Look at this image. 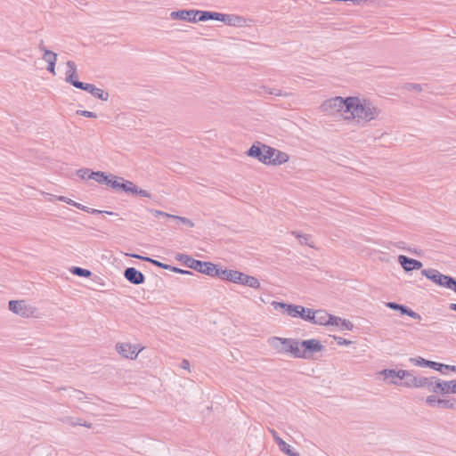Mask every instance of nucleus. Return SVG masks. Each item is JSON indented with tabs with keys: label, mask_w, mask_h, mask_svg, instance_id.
Here are the masks:
<instances>
[{
	"label": "nucleus",
	"mask_w": 456,
	"mask_h": 456,
	"mask_svg": "<svg viewBox=\"0 0 456 456\" xmlns=\"http://www.w3.org/2000/svg\"><path fill=\"white\" fill-rule=\"evenodd\" d=\"M347 105L348 116L346 119L353 118L358 123H368L379 118L381 110L370 100L360 99L355 96H349Z\"/></svg>",
	"instance_id": "nucleus-1"
},
{
	"label": "nucleus",
	"mask_w": 456,
	"mask_h": 456,
	"mask_svg": "<svg viewBox=\"0 0 456 456\" xmlns=\"http://www.w3.org/2000/svg\"><path fill=\"white\" fill-rule=\"evenodd\" d=\"M216 277L223 281L248 286L252 289H259L260 281L254 276L245 274L237 270L219 269Z\"/></svg>",
	"instance_id": "nucleus-2"
},
{
	"label": "nucleus",
	"mask_w": 456,
	"mask_h": 456,
	"mask_svg": "<svg viewBox=\"0 0 456 456\" xmlns=\"http://www.w3.org/2000/svg\"><path fill=\"white\" fill-rule=\"evenodd\" d=\"M177 261L182 262L185 266L210 277L218 275L217 265L211 262H204L192 258L191 256L178 253L175 256Z\"/></svg>",
	"instance_id": "nucleus-3"
},
{
	"label": "nucleus",
	"mask_w": 456,
	"mask_h": 456,
	"mask_svg": "<svg viewBox=\"0 0 456 456\" xmlns=\"http://www.w3.org/2000/svg\"><path fill=\"white\" fill-rule=\"evenodd\" d=\"M268 343L278 354H290L297 358L299 346L297 339L272 337L268 339Z\"/></svg>",
	"instance_id": "nucleus-4"
},
{
	"label": "nucleus",
	"mask_w": 456,
	"mask_h": 456,
	"mask_svg": "<svg viewBox=\"0 0 456 456\" xmlns=\"http://www.w3.org/2000/svg\"><path fill=\"white\" fill-rule=\"evenodd\" d=\"M431 385L430 378L427 377H416L413 375V371L403 370L402 372L401 386L408 388H427Z\"/></svg>",
	"instance_id": "nucleus-5"
},
{
	"label": "nucleus",
	"mask_w": 456,
	"mask_h": 456,
	"mask_svg": "<svg viewBox=\"0 0 456 456\" xmlns=\"http://www.w3.org/2000/svg\"><path fill=\"white\" fill-rule=\"evenodd\" d=\"M348 100L349 97L343 98L341 96L328 99L322 103L321 110L322 111L330 114H334L336 112L348 113Z\"/></svg>",
	"instance_id": "nucleus-6"
},
{
	"label": "nucleus",
	"mask_w": 456,
	"mask_h": 456,
	"mask_svg": "<svg viewBox=\"0 0 456 456\" xmlns=\"http://www.w3.org/2000/svg\"><path fill=\"white\" fill-rule=\"evenodd\" d=\"M272 305L275 309H283L288 314V315L294 318L299 317L304 321H307V317L309 316L310 314V308H305L303 305H293L277 301H273Z\"/></svg>",
	"instance_id": "nucleus-7"
},
{
	"label": "nucleus",
	"mask_w": 456,
	"mask_h": 456,
	"mask_svg": "<svg viewBox=\"0 0 456 456\" xmlns=\"http://www.w3.org/2000/svg\"><path fill=\"white\" fill-rule=\"evenodd\" d=\"M9 310L23 318L37 317V307L28 304L25 300H10Z\"/></svg>",
	"instance_id": "nucleus-8"
},
{
	"label": "nucleus",
	"mask_w": 456,
	"mask_h": 456,
	"mask_svg": "<svg viewBox=\"0 0 456 456\" xmlns=\"http://www.w3.org/2000/svg\"><path fill=\"white\" fill-rule=\"evenodd\" d=\"M431 385L428 391L435 394L447 395L456 394V380L445 381L436 377H430Z\"/></svg>",
	"instance_id": "nucleus-9"
},
{
	"label": "nucleus",
	"mask_w": 456,
	"mask_h": 456,
	"mask_svg": "<svg viewBox=\"0 0 456 456\" xmlns=\"http://www.w3.org/2000/svg\"><path fill=\"white\" fill-rule=\"evenodd\" d=\"M323 346L315 338L302 340L299 342L297 358L309 359L314 353L322 352Z\"/></svg>",
	"instance_id": "nucleus-10"
},
{
	"label": "nucleus",
	"mask_w": 456,
	"mask_h": 456,
	"mask_svg": "<svg viewBox=\"0 0 456 456\" xmlns=\"http://www.w3.org/2000/svg\"><path fill=\"white\" fill-rule=\"evenodd\" d=\"M410 361L413 362L417 366L421 367H428L430 369H433L435 370H437L441 372L442 374H446L448 370H451L452 372L456 373V366L455 365H448L434 361L426 360L422 357L418 358H410Z\"/></svg>",
	"instance_id": "nucleus-11"
},
{
	"label": "nucleus",
	"mask_w": 456,
	"mask_h": 456,
	"mask_svg": "<svg viewBox=\"0 0 456 456\" xmlns=\"http://www.w3.org/2000/svg\"><path fill=\"white\" fill-rule=\"evenodd\" d=\"M116 350L122 357L134 360L138 356L142 349L129 343H118Z\"/></svg>",
	"instance_id": "nucleus-12"
},
{
	"label": "nucleus",
	"mask_w": 456,
	"mask_h": 456,
	"mask_svg": "<svg viewBox=\"0 0 456 456\" xmlns=\"http://www.w3.org/2000/svg\"><path fill=\"white\" fill-rule=\"evenodd\" d=\"M403 370H393V369H384L379 372L380 376L383 377L385 381H387L392 385H401L402 381V372Z\"/></svg>",
	"instance_id": "nucleus-13"
},
{
	"label": "nucleus",
	"mask_w": 456,
	"mask_h": 456,
	"mask_svg": "<svg viewBox=\"0 0 456 456\" xmlns=\"http://www.w3.org/2000/svg\"><path fill=\"white\" fill-rule=\"evenodd\" d=\"M330 314L325 310H312L310 309L309 316L307 317V322H310L314 324L318 325H329Z\"/></svg>",
	"instance_id": "nucleus-14"
},
{
	"label": "nucleus",
	"mask_w": 456,
	"mask_h": 456,
	"mask_svg": "<svg viewBox=\"0 0 456 456\" xmlns=\"http://www.w3.org/2000/svg\"><path fill=\"white\" fill-rule=\"evenodd\" d=\"M124 277L134 285L144 283V274L134 267H127L124 271Z\"/></svg>",
	"instance_id": "nucleus-15"
},
{
	"label": "nucleus",
	"mask_w": 456,
	"mask_h": 456,
	"mask_svg": "<svg viewBox=\"0 0 456 456\" xmlns=\"http://www.w3.org/2000/svg\"><path fill=\"white\" fill-rule=\"evenodd\" d=\"M398 263L406 273L411 272L413 270H419L423 266V264L420 261L411 258L404 255H400L398 256Z\"/></svg>",
	"instance_id": "nucleus-16"
},
{
	"label": "nucleus",
	"mask_w": 456,
	"mask_h": 456,
	"mask_svg": "<svg viewBox=\"0 0 456 456\" xmlns=\"http://www.w3.org/2000/svg\"><path fill=\"white\" fill-rule=\"evenodd\" d=\"M270 432L274 439V441L276 442L279 449L283 452L285 453L286 455L288 456H299V453L297 452H294L292 449H291V446L289 444H288L285 441H283L280 436L279 435L277 434V432L273 429H270Z\"/></svg>",
	"instance_id": "nucleus-17"
},
{
	"label": "nucleus",
	"mask_w": 456,
	"mask_h": 456,
	"mask_svg": "<svg viewBox=\"0 0 456 456\" xmlns=\"http://www.w3.org/2000/svg\"><path fill=\"white\" fill-rule=\"evenodd\" d=\"M172 20H186L189 22H197V19L193 16V10H178L171 12Z\"/></svg>",
	"instance_id": "nucleus-18"
},
{
	"label": "nucleus",
	"mask_w": 456,
	"mask_h": 456,
	"mask_svg": "<svg viewBox=\"0 0 456 456\" xmlns=\"http://www.w3.org/2000/svg\"><path fill=\"white\" fill-rule=\"evenodd\" d=\"M264 143L261 142H255L251 147L246 151V155L251 158L257 159L258 161L263 163L264 159V151L263 147Z\"/></svg>",
	"instance_id": "nucleus-19"
},
{
	"label": "nucleus",
	"mask_w": 456,
	"mask_h": 456,
	"mask_svg": "<svg viewBox=\"0 0 456 456\" xmlns=\"http://www.w3.org/2000/svg\"><path fill=\"white\" fill-rule=\"evenodd\" d=\"M216 20L223 21L229 26H236L243 20V18L235 14H224L217 12Z\"/></svg>",
	"instance_id": "nucleus-20"
},
{
	"label": "nucleus",
	"mask_w": 456,
	"mask_h": 456,
	"mask_svg": "<svg viewBox=\"0 0 456 456\" xmlns=\"http://www.w3.org/2000/svg\"><path fill=\"white\" fill-rule=\"evenodd\" d=\"M57 56V53L53 51H45V53L43 55V60L47 62L46 69L53 75H55Z\"/></svg>",
	"instance_id": "nucleus-21"
},
{
	"label": "nucleus",
	"mask_w": 456,
	"mask_h": 456,
	"mask_svg": "<svg viewBox=\"0 0 456 456\" xmlns=\"http://www.w3.org/2000/svg\"><path fill=\"white\" fill-rule=\"evenodd\" d=\"M193 16L197 21H207L209 20H216L217 12L211 11L193 10Z\"/></svg>",
	"instance_id": "nucleus-22"
},
{
	"label": "nucleus",
	"mask_w": 456,
	"mask_h": 456,
	"mask_svg": "<svg viewBox=\"0 0 456 456\" xmlns=\"http://www.w3.org/2000/svg\"><path fill=\"white\" fill-rule=\"evenodd\" d=\"M289 159V157L286 152L274 148L273 157L272 159L271 165L272 166L281 165V164L288 162Z\"/></svg>",
	"instance_id": "nucleus-23"
},
{
	"label": "nucleus",
	"mask_w": 456,
	"mask_h": 456,
	"mask_svg": "<svg viewBox=\"0 0 456 456\" xmlns=\"http://www.w3.org/2000/svg\"><path fill=\"white\" fill-rule=\"evenodd\" d=\"M438 286L452 289L456 293V279L454 277L442 274Z\"/></svg>",
	"instance_id": "nucleus-24"
},
{
	"label": "nucleus",
	"mask_w": 456,
	"mask_h": 456,
	"mask_svg": "<svg viewBox=\"0 0 456 456\" xmlns=\"http://www.w3.org/2000/svg\"><path fill=\"white\" fill-rule=\"evenodd\" d=\"M421 274L437 285L443 273L436 269L428 268L421 270Z\"/></svg>",
	"instance_id": "nucleus-25"
},
{
	"label": "nucleus",
	"mask_w": 456,
	"mask_h": 456,
	"mask_svg": "<svg viewBox=\"0 0 456 456\" xmlns=\"http://www.w3.org/2000/svg\"><path fill=\"white\" fill-rule=\"evenodd\" d=\"M262 147H263V151L265 152L263 164L271 165L272 159L273 157L274 148H273L269 145H266L265 143H264V146H262Z\"/></svg>",
	"instance_id": "nucleus-26"
},
{
	"label": "nucleus",
	"mask_w": 456,
	"mask_h": 456,
	"mask_svg": "<svg viewBox=\"0 0 456 456\" xmlns=\"http://www.w3.org/2000/svg\"><path fill=\"white\" fill-rule=\"evenodd\" d=\"M386 306L392 310L399 311L402 315H406L410 309V307L396 302H387L386 303Z\"/></svg>",
	"instance_id": "nucleus-27"
},
{
	"label": "nucleus",
	"mask_w": 456,
	"mask_h": 456,
	"mask_svg": "<svg viewBox=\"0 0 456 456\" xmlns=\"http://www.w3.org/2000/svg\"><path fill=\"white\" fill-rule=\"evenodd\" d=\"M67 66H68L69 69L65 73V75H66L65 81L66 82H74L72 80V75L77 74V65L73 61H68Z\"/></svg>",
	"instance_id": "nucleus-28"
},
{
	"label": "nucleus",
	"mask_w": 456,
	"mask_h": 456,
	"mask_svg": "<svg viewBox=\"0 0 456 456\" xmlns=\"http://www.w3.org/2000/svg\"><path fill=\"white\" fill-rule=\"evenodd\" d=\"M70 273L79 277L89 278L92 275V272L88 269H85L78 266H73L70 268Z\"/></svg>",
	"instance_id": "nucleus-29"
},
{
	"label": "nucleus",
	"mask_w": 456,
	"mask_h": 456,
	"mask_svg": "<svg viewBox=\"0 0 456 456\" xmlns=\"http://www.w3.org/2000/svg\"><path fill=\"white\" fill-rule=\"evenodd\" d=\"M124 187V178L120 176H112V182L110 183V188L117 191H123Z\"/></svg>",
	"instance_id": "nucleus-30"
},
{
	"label": "nucleus",
	"mask_w": 456,
	"mask_h": 456,
	"mask_svg": "<svg viewBox=\"0 0 456 456\" xmlns=\"http://www.w3.org/2000/svg\"><path fill=\"white\" fill-rule=\"evenodd\" d=\"M439 408L450 409V410L456 409V398H450V399L442 398Z\"/></svg>",
	"instance_id": "nucleus-31"
},
{
	"label": "nucleus",
	"mask_w": 456,
	"mask_h": 456,
	"mask_svg": "<svg viewBox=\"0 0 456 456\" xmlns=\"http://www.w3.org/2000/svg\"><path fill=\"white\" fill-rule=\"evenodd\" d=\"M97 99H100L103 102H107L109 100L110 94L108 92L103 91L101 88L95 87V91L92 94Z\"/></svg>",
	"instance_id": "nucleus-32"
},
{
	"label": "nucleus",
	"mask_w": 456,
	"mask_h": 456,
	"mask_svg": "<svg viewBox=\"0 0 456 456\" xmlns=\"http://www.w3.org/2000/svg\"><path fill=\"white\" fill-rule=\"evenodd\" d=\"M292 234L299 239L301 244H305L310 248H314V246L308 241L311 238L309 234H301L298 232H292Z\"/></svg>",
	"instance_id": "nucleus-33"
},
{
	"label": "nucleus",
	"mask_w": 456,
	"mask_h": 456,
	"mask_svg": "<svg viewBox=\"0 0 456 456\" xmlns=\"http://www.w3.org/2000/svg\"><path fill=\"white\" fill-rule=\"evenodd\" d=\"M77 88L86 91L93 94L94 91H95V86L93 84L84 83V82H76Z\"/></svg>",
	"instance_id": "nucleus-34"
},
{
	"label": "nucleus",
	"mask_w": 456,
	"mask_h": 456,
	"mask_svg": "<svg viewBox=\"0 0 456 456\" xmlns=\"http://www.w3.org/2000/svg\"><path fill=\"white\" fill-rule=\"evenodd\" d=\"M263 90L265 93H267L269 94L275 95V96H289V95H290L289 93H282L281 90L277 89V88H270V87L264 86Z\"/></svg>",
	"instance_id": "nucleus-35"
},
{
	"label": "nucleus",
	"mask_w": 456,
	"mask_h": 456,
	"mask_svg": "<svg viewBox=\"0 0 456 456\" xmlns=\"http://www.w3.org/2000/svg\"><path fill=\"white\" fill-rule=\"evenodd\" d=\"M137 186L131 181L124 179L123 191L134 194Z\"/></svg>",
	"instance_id": "nucleus-36"
},
{
	"label": "nucleus",
	"mask_w": 456,
	"mask_h": 456,
	"mask_svg": "<svg viewBox=\"0 0 456 456\" xmlns=\"http://www.w3.org/2000/svg\"><path fill=\"white\" fill-rule=\"evenodd\" d=\"M442 398H438L436 395H428L426 398V403L431 407H439Z\"/></svg>",
	"instance_id": "nucleus-37"
},
{
	"label": "nucleus",
	"mask_w": 456,
	"mask_h": 456,
	"mask_svg": "<svg viewBox=\"0 0 456 456\" xmlns=\"http://www.w3.org/2000/svg\"><path fill=\"white\" fill-rule=\"evenodd\" d=\"M91 395H87L83 391H80L77 389H73V395L71 396H73L77 401H83L85 399H91L92 398Z\"/></svg>",
	"instance_id": "nucleus-38"
},
{
	"label": "nucleus",
	"mask_w": 456,
	"mask_h": 456,
	"mask_svg": "<svg viewBox=\"0 0 456 456\" xmlns=\"http://www.w3.org/2000/svg\"><path fill=\"white\" fill-rule=\"evenodd\" d=\"M105 172L102 171H93L91 170L90 174L88 175V179H94V181L98 182V180H102L103 177Z\"/></svg>",
	"instance_id": "nucleus-39"
},
{
	"label": "nucleus",
	"mask_w": 456,
	"mask_h": 456,
	"mask_svg": "<svg viewBox=\"0 0 456 456\" xmlns=\"http://www.w3.org/2000/svg\"><path fill=\"white\" fill-rule=\"evenodd\" d=\"M172 219L178 220V221H180L181 223H183V224H184L188 225L189 227H193V226H194V223H193L191 219H189V218H187V217H183V216H175V215H173V216H172Z\"/></svg>",
	"instance_id": "nucleus-40"
},
{
	"label": "nucleus",
	"mask_w": 456,
	"mask_h": 456,
	"mask_svg": "<svg viewBox=\"0 0 456 456\" xmlns=\"http://www.w3.org/2000/svg\"><path fill=\"white\" fill-rule=\"evenodd\" d=\"M332 338L337 342V344L338 346H349L353 343V341H351V340H348V339H346L344 338L338 337L335 335H333Z\"/></svg>",
	"instance_id": "nucleus-41"
},
{
	"label": "nucleus",
	"mask_w": 456,
	"mask_h": 456,
	"mask_svg": "<svg viewBox=\"0 0 456 456\" xmlns=\"http://www.w3.org/2000/svg\"><path fill=\"white\" fill-rule=\"evenodd\" d=\"M112 176H115V175H112V174L107 175L105 173L103 177L102 178V180H98V183H102V184H106L110 187V183L112 182Z\"/></svg>",
	"instance_id": "nucleus-42"
},
{
	"label": "nucleus",
	"mask_w": 456,
	"mask_h": 456,
	"mask_svg": "<svg viewBox=\"0 0 456 456\" xmlns=\"http://www.w3.org/2000/svg\"><path fill=\"white\" fill-rule=\"evenodd\" d=\"M404 87L408 91L420 92L422 90L421 86L415 83H407Z\"/></svg>",
	"instance_id": "nucleus-43"
},
{
	"label": "nucleus",
	"mask_w": 456,
	"mask_h": 456,
	"mask_svg": "<svg viewBox=\"0 0 456 456\" xmlns=\"http://www.w3.org/2000/svg\"><path fill=\"white\" fill-rule=\"evenodd\" d=\"M328 318L330 319L329 325L340 326L342 321L340 317L330 314Z\"/></svg>",
	"instance_id": "nucleus-44"
},
{
	"label": "nucleus",
	"mask_w": 456,
	"mask_h": 456,
	"mask_svg": "<svg viewBox=\"0 0 456 456\" xmlns=\"http://www.w3.org/2000/svg\"><path fill=\"white\" fill-rule=\"evenodd\" d=\"M149 211L151 213H152L155 216H165V217H167V218H172V216L171 214H168V213H166L164 211H161V210H156V209H149Z\"/></svg>",
	"instance_id": "nucleus-45"
},
{
	"label": "nucleus",
	"mask_w": 456,
	"mask_h": 456,
	"mask_svg": "<svg viewBox=\"0 0 456 456\" xmlns=\"http://www.w3.org/2000/svg\"><path fill=\"white\" fill-rule=\"evenodd\" d=\"M77 114L90 118H95L97 117L95 112H92L89 110H77Z\"/></svg>",
	"instance_id": "nucleus-46"
},
{
	"label": "nucleus",
	"mask_w": 456,
	"mask_h": 456,
	"mask_svg": "<svg viewBox=\"0 0 456 456\" xmlns=\"http://www.w3.org/2000/svg\"><path fill=\"white\" fill-rule=\"evenodd\" d=\"M340 326L346 330H352L354 329V324L346 319H342Z\"/></svg>",
	"instance_id": "nucleus-47"
},
{
	"label": "nucleus",
	"mask_w": 456,
	"mask_h": 456,
	"mask_svg": "<svg viewBox=\"0 0 456 456\" xmlns=\"http://www.w3.org/2000/svg\"><path fill=\"white\" fill-rule=\"evenodd\" d=\"M91 172V169L89 168H80L77 171V175L81 178V179H86L87 178L88 175L90 174Z\"/></svg>",
	"instance_id": "nucleus-48"
},
{
	"label": "nucleus",
	"mask_w": 456,
	"mask_h": 456,
	"mask_svg": "<svg viewBox=\"0 0 456 456\" xmlns=\"http://www.w3.org/2000/svg\"><path fill=\"white\" fill-rule=\"evenodd\" d=\"M134 195H139L141 197H145V198L151 197V194L148 191L140 189L138 187L136 188V192H134Z\"/></svg>",
	"instance_id": "nucleus-49"
},
{
	"label": "nucleus",
	"mask_w": 456,
	"mask_h": 456,
	"mask_svg": "<svg viewBox=\"0 0 456 456\" xmlns=\"http://www.w3.org/2000/svg\"><path fill=\"white\" fill-rule=\"evenodd\" d=\"M90 214H93V215L107 214L110 216H118L117 213H114L111 211H103V210H99V209H95V208H93L92 211H90Z\"/></svg>",
	"instance_id": "nucleus-50"
},
{
	"label": "nucleus",
	"mask_w": 456,
	"mask_h": 456,
	"mask_svg": "<svg viewBox=\"0 0 456 456\" xmlns=\"http://www.w3.org/2000/svg\"><path fill=\"white\" fill-rule=\"evenodd\" d=\"M152 265H154L159 268L166 269V270H170V268H171V265H169L167 264L161 263L158 260L152 261Z\"/></svg>",
	"instance_id": "nucleus-51"
},
{
	"label": "nucleus",
	"mask_w": 456,
	"mask_h": 456,
	"mask_svg": "<svg viewBox=\"0 0 456 456\" xmlns=\"http://www.w3.org/2000/svg\"><path fill=\"white\" fill-rule=\"evenodd\" d=\"M406 315H408V316H410L412 319L417 320V321H420L421 320V316L418 313H416L413 310H411V308L409 309V311H408Z\"/></svg>",
	"instance_id": "nucleus-52"
},
{
	"label": "nucleus",
	"mask_w": 456,
	"mask_h": 456,
	"mask_svg": "<svg viewBox=\"0 0 456 456\" xmlns=\"http://www.w3.org/2000/svg\"><path fill=\"white\" fill-rule=\"evenodd\" d=\"M67 420L71 426H81L82 424V419L78 418L76 419H74L73 418H68Z\"/></svg>",
	"instance_id": "nucleus-53"
},
{
	"label": "nucleus",
	"mask_w": 456,
	"mask_h": 456,
	"mask_svg": "<svg viewBox=\"0 0 456 456\" xmlns=\"http://www.w3.org/2000/svg\"><path fill=\"white\" fill-rule=\"evenodd\" d=\"M58 200H60L61 202H65V203H67L69 205H71V206H73V204L75 202L73 200H71L69 198H67L65 196H59L58 197Z\"/></svg>",
	"instance_id": "nucleus-54"
},
{
	"label": "nucleus",
	"mask_w": 456,
	"mask_h": 456,
	"mask_svg": "<svg viewBox=\"0 0 456 456\" xmlns=\"http://www.w3.org/2000/svg\"><path fill=\"white\" fill-rule=\"evenodd\" d=\"M180 367L184 370H189L190 369V362L186 359H183L180 363Z\"/></svg>",
	"instance_id": "nucleus-55"
},
{
	"label": "nucleus",
	"mask_w": 456,
	"mask_h": 456,
	"mask_svg": "<svg viewBox=\"0 0 456 456\" xmlns=\"http://www.w3.org/2000/svg\"><path fill=\"white\" fill-rule=\"evenodd\" d=\"M38 49L44 53V54L45 53V51H49L48 49H46V47L44 45V41L41 40L40 44L38 45Z\"/></svg>",
	"instance_id": "nucleus-56"
},
{
	"label": "nucleus",
	"mask_w": 456,
	"mask_h": 456,
	"mask_svg": "<svg viewBox=\"0 0 456 456\" xmlns=\"http://www.w3.org/2000/svg\"><path fill=\"white\" fill-rule=\"evenodd\" d=\"M72 80L74 82H68L69 84L72 85L74 87L77 88V85H76V82H80L79 80H77V74L76 75H72Z\"/></svg>",
	"instance_id": "nucleus-57"
},
{
	"label": "nucleus",
	"mask_w": 456,
	"mask_h": 456,
	"mask_svg": "<svg viewBox=\"0 0 456 456\" xmlns=\"http://www.w3.org/2000/svg\"><path fill=\"white\" fill-rule=\"evenodd\" d=\"M407 250L409 252H411V253H413V254L419 256H421V254H422V251L420 249H416V248L411 249V248H408Z\"/></svg>",
	"instance_id": "nucleus-58"
},
{
	"label": "nucleus",
	"mask_w": 456,
	"mask_h": 456,
	"mask_svg": "<svg viewBox=\"0 0 456 456\" xmlns=\"http://www.w3.org/2000/svg\"><path fill=\"white\" fill-rule=\"evenodd\" d=\"M170 271L174 272V273H183V269H180L176 266H172L171 265V268H170Z\"/></svg>",
	"instance_id": "nucleus-59"
},
{
	"label": "nucleus",
	"mask_w": 456,
	"mask_h": 456,
	"mask_svg": "<svg viewBox=\"0 0 456 456\" xmlns=\"http://www.w3.org/2000/svg\"><path fill=\"white\" fill-rule=\"evenodd\" d=\"M140 260L144 261V262H149L151 264H152V261H156V259L151 258L149 256L140 257Z\"/></svg>",
	"instance_id": "nucleus-60"
},
{
	"label": "nucleus",
	"mask_w": 456,
	"mask_h": 456,
	"mask_svg": "<svg viewBox=\"0 0 456 456\" xmlns=\"http://www.w3.org/2000/svg\"><path fill=\"white\" fill-rule=\"evenodd\" d=\"M73 207H75V208H78L80 210H83L86 208V206H84V205H82L80 203H77L76 201L74 202Z\"/></svg>",
	"instance_id": "nucleus-61"
},
{
	"label": "nucleus",
	"mask_w": 456,
	"mask_h": 456,
	"mask_svg": "<svg viewBox=\"0 0 456 456\" xmlns=\"http://www.w3.org/2000/svg\"><path fill=\"white\" fill-rule=\"evenodd\" d=\"M81 426L91 428L93 425H92V423H89L87 421H82Z\"/></svg>",
	"instance_id": "nucleus-62"
},
{
	"label": "nucleus",
	"mask_w": 456,
	"mask_h": 456,
	"mask_svg": "<svg viewBox=\"0 0 456 456\" xmlns=\"http://www.w3.org/2000/svg\"><path fill=\"white\" fill-rule=\"evenodd\" d=\"M449 308L454 312H456V303H451Z\"/></svg>",
	"instance_id": "nucleus-63"
},
{
	"label": "nucleus",
	"mask_w": 456,
	"mask_h": 456,
	"mask_svg": "<svg viewBox=\"0 0 456 456\" xmlns=\"http://www.w3.org/2000/svg\"><path fill=\"white\" fill-rule=\"evenodd\" d=\"M128 256H130L131 257L136 258V259H140V257L143 256H141L138 254H129Z\"/></svg>",
	"instance_id": "nucleus-64"
}]
</instances>
